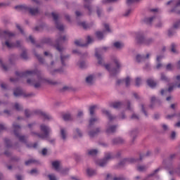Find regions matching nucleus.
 <instances>
[{"label": "nucleus", "mask_w": 180, "mask_h": 180, "mask_svg": "<svg viewBox=\"0 0 180 180\" xmlns=\"http://www.w3.org/2000/svg\"><path fill=\"white\" fill-rule=\"evenodd\" d=\"M119 0H103L102 4H114V2H117Z\"/></svg>", "instance_id": "680f3d73"}, {"label": "nucleus", "mask_w": 180, "mask_h": 180, "mask_svg": "<svg viewBox=\"0 0 180 180\" xmlns=\"http://www.w3.org/2000/svg\"><path fill=\"white\" fill-rule=\"evenodd\" d=\"M175 6L171 10L169 11V13H176L180 15V11L178 10V6H180V0H174Z\"/></svg>", "instance_id": "2eb2a0df"}, {"label": "nucleus", "mask_w": 180, "mask_h": 180, "mask_svg": "<svg viewBox=\"0 0 180 180\" xmlns=\"http://www.w3.org/2000/svg\"><path fill=\"white\" fill-rule=\"evenodd\" d=\"M22 96H23V98H33V97L36 96V94H34V92L24 93Z\"/></svg>", "instance_id": "a18cd8bd"}, {"label": "nucleus", "mask_w": 180, "mask_h": 180, "mask_svg": "<svg viewBox=\"0 0 180 180\" xmlns=\"http://www.w3.org/2000/svg\"><path fill=\"white\" fill-rule=\"evenodd\" d=\"M0 64H1V68H3L4 71H8V66H6V65H5V64H4L2 59H0Z\"/></svg>", "instance_id": "69168bd1"}, {"label": "nucleus", "mask_w": 180, "mask_h": 180, "mask_svg": "<svg viewBox=\"0 0 180 180\" xmlns=\"http://www.w3.org/2000/svg\"><path fill=\"white\" fill-rule=\"evenodd\" d=\"M114 47H115V49H117V50H120V49H123V47H124V44H123V43L122 42H115L113 44Z\"/></svg>", "instance_id": "c9c22d12"}, {"label": "nucleus", "mask_w": 180, "mask_h": 180, "mask_svg": "<svg viewBox=\"0 0 180 180\" xmlns=\"http://www.w3.org/2000/svg\"><path fill=\"white\" fill-rule=\"evenodd\" d=\"M36 113L44 117V119H45V120H51V119H52V117H51V116H50V115H49L41 110L37 111Z\"/></svg>", "instance_id": "5701e85b"}, {"label": "nucleus", "mask_w": 180, "mask_h": 180, "mask_svg": "<svg viewBox=\"0 0 180 180\" xmlns=\"http://www.w3.org/2000/svg\"><path fill=\"white\" fill-rule=\"evenodd\" d=\"M137 134H139V129H134L130 132V136L132 137V141H134L137 137Z\"/></svg>", "instance_id": "cd10ccee"}, {"label": "nucleus", "mask_w": 180, "mask_h": 180, "mask_svg": "<svg viewBox=\"0 0 180 180\" xmlns=\"http://www.w3.org/2000/svg\"><path fill=\"white\" fill-rule=\"evenodd\" d=\"M174 88H179L180 89V75L176 77V80L174 82Z\"/></svg>", "instance_id": "e433bc0d"}, {"label": "nucleus", "mask_w": 180, "mask_h": 180, "mask_svg": "<svg viewBox=\"0 0 180 180\" xmlns=\"http://www.w3.org/2000/svg\"><path fill=\"white\" fill-rule=\"evenodd\" d=\"M63 70L61 69H55L53 70L50 71L51 75H56V72H62Z\"/></svg>", "instance_id": "bf43d9fd"}, {"label": "nucleus", "mask_w": 180, "mask_h": 180, "mask_svg": "<svg viewBox=\"0 0 180 180\" xmlns=\"http://www.w3.org/2000/svg\"><path fill=\"white\" fill-rule=\"evenodd\" d=\"M176 44H172V45H171V51H172V53H176Z\"/></svg>", "instance_id": "e2e57ef3"}, {"label": "nucleus", "mask_w": 180, "mask_h": 180, "mask_svg": "<svg viewBox=\"0 0 180 180\" xmlns=\"http://www.w3.org/2000/svg\"><path fill=\"white\" fill-rule=\"evenodd\" d=\"M20 56L23 60H27V53L26 52V50H24Z\"/></svg>", "instance_id": "0e129e2a"}, {"label": "nucleus", "mask_w": 180, "mask_h": 180, "mask_svg": "<svg viewBox=\"0 0 180 180\" xmlns=\"http://www.w3.org/2000/svg\"><path fill=\"white\" fill-rule=\"evenodd\" d=\"M70 169L68 168H61L60 169V171L58 172H60L62 175H67L69 172Z\"/></svg>", "instance_id": "de8ad7c7"}, {"label": "nucleus", "mask_w": 180, "mask_h": 180, "mask_svg": "<svg viewBox=\"0 0 180 180\" xmlns=\"http://www.w3.org/2000/svg\"><path fill=\"white\" fill-rule=\"evenodd\" d=\"M52 167L54 168L56 171H60L61 169V164L60 161H54L52 162Z\"/></svg>", "instance_id": "a878e982"}, {"label": "nucleus", "mask_w": 180, "mask_h": 180, "mask_svg": "<svg viewBox=\"0 0 180 180\" xmlns=\"http://www.w3.org/2000/svg\"><path fill=\"white\" fill-rule=\"evenodd\" d=\"M101 112L103 115H106L109 120V122H108L106 126L105 133L107 134H113L116 133L117 125H110V122H112V120H115V119H116V117L112 115L110 112H109V110H108L103 109L101 110Z\"/></svg>", "instance_id": "7ed1b4c3"}, {"label": "nucleus", "mask_w": 180, "mask_h": 180, "mask_svg": "<svg viewBox=\"0 0 180 180\" xmlns=\"http://www.w3.org/2000/svg\"><path fill=\"white\" fill-rule=\"evenodd\" d=\"M109 161H110V158H97L95 159L94 162L96 165H98V167H106Z\"/></svg>", "instance_id": "f8f14e48"}, {"label": "nucleus", "mask_w": 180, "mask_h": 180, "mask_svg": "<svg viewBox=\"0 0 180 180\" xmlns=\"http://www.w3.org/2000/svg\"><path fill=\"white\" fill-rule=\"evenodd\" d=\"M135 40L137 44H143L144 46H151L154 43L153 38H145L143 32H137Z\"/></svg>", "instance_id": "39448f33"}, {"label": "nucleus", "mask_w": 180, "mask_h": 180, "mask_svg": "<svg viewBox=\"0 0 180 180\" xmlns=\"http://www.w3.org/2000/svg\"><path fill=\"white\" fill-rule=\"evenodd\" d=\"M24 94H25V92H23L22 89H20V88H16L15 89H14V91H13V95L15 97L23 96Z\"/></svg>", "instance_id": "b1692460"}, {"label": "nucleus", "mask_w": 180, "mask_h": 180, "mask_svg": "<svg viewBox=\"0 0 180 180\" xmlns=\"http://www.w3.org/2000/svg\"><path fill=\"white\" fill-rule=\"evenodd\" d=\"M87 154H89V155H91V157H95V155L98 154V150L91 149L90 150H88Z\"/></svg>", "instance_id": "37998d69"}, {"label": "nucleus", "mask_w": 180, "mask_h": 180, "mask_svg": "<svg viewBox=\"0 0 180 180\" xmlns=\"http://www.w3.org/2000/svg\"><path fill=\"white\" fill-rule=\"evenodd\" d=\"M51 15L57 30H60V32H63V30H64V25L60 24V22L58 21V15L56 14L55 13H52Z\"/></svg>", "instance_id": "9b49d317"}, {"label": "nucleus", "mask_w": 180, "mask_h": 180, "mask_svg": "<svg viewBox=\"0 0 180 180\" xmlns=\"http://www.w3.org/2000/svg\"><path fill=\"white\" fill-rule=\"evenodd\" d=\"M42 44H50L51 43V39L50 38H43L41 40Z\"/></svg>", "instance_id": "09e8293b"}, {"label": "nucleus", "mask_w": 180, "mask_h": 180, "mask_svg": "<svg viewBox=\"0 0 180 180\" xmlns=\"http://www.w3.org/2000/svg\"><path fill=\"white\" fill-rule=\"evenodd\" d=\"M14 107H15V109H16L18 112H20V110H23V107L18 103H15Z\"/></svg>", "instance_id": "5fc2aeb1"}, {"label": "nucleus", "mask_w": 180, "mask_h": 180, "mask_svg": "<svg viewBox=\"0 0 180 180\" xmlns=\"http://www.w3.org/2000/svg\"><path fill=\"white\" fill-rule=\"evenodd\" d=\"M101 131H102V127H96L95 129L89 131V136L90 137H95V136H98V134Z\"/></svg>", "instance_id": "dca6fc26"}, {"label": "nucleus", "mask_w": 180, "mask_h": 180, "mask_svg": "<svg viewBox=\"0 0 180 180\" xmlns=\"http://www.w3.org/2000/svg\"><path fill=\"white\" fill-rule=\"evenodd\" d=\"M68 40V37L67 36H61V34H59L56 36V39L55 40V42L53 44V47L58 51L60 54V63L63 65V67H65L67 64V61L70 60V55H64L63 54V52L64 51V46H61L63 43H65Z\"/></svg>", "instance_id": "f03ea898"}, {"label": "nucleus", "mask_w": 180, "mask_h": 180, "mask_svg": "<svg viewBox=\"0 0 180 180\" xmlns=\"http://www.w3.org/2000/svg\"><path fill=\"white\" fill-rule=\"evenodd\" d=\"M123 106H124V103H123V102H120V101L112 103L110 105V107L113 108L114 109H122V108H123Z\"/></svg>", "instance_id": "4be33fe9"}, {"label": "nucleus", "mask_w": 180, "mask_h": 180, "mask_svg": "<svg viewBox=\"0 0 180 180\" xmlns=\"http://www.w3.org/2000/svg\"><path fill=\"white\" fill-rule=\"evenodd\" d=\"M13 129L14 134L15 137L18 139L19 141L24 143V144H27V136L19 134V131H20V125L16 124V122H14L13 124Z\"/></svg>", "instance_id": "6e6552de"}, {"label": "nucleus", "mask_w": 180, "mask_h": 180, "mask_svg": "<svg viewBox=\"0 0 180 180\" xmlns=\"http://www.w3.org/2000/svg\"><path fill=\"white\" fill-rule=\"evenodd\" d=\"M131 12H132L131 8L126 10L124 13L123 14V16H124V18H127V17L130 16Z\"/></svg>", "instance_id": "6e6d98bb"}, {"label": "nucleus", "mask_w": 180, "mask_h": 180, "mask_svg": "<svg viewBox=\"0 0 180 180\" xmlns=\"http://www.w3.org/2000/svg\"><path fill=\"white\" fill-rule=\"evenodd\" d=\"M174 88H175L174 84L173 86H169L168 89H162L160 91L161 95H164L165 94H167V92H172L174 91Z\"/></svg>", "instance_id": "2f4dec72"}, {"label": "nucleus", "mask_w": 180, "mask_h": 180, "mask_svg": "<svg viewBox=\"0 0 180 180\" xmlns=\"http://www.w3.org/2000/svg\"><path fill=\"white\" fill-rule=\"evenodd\" d=\"M86 83L87 85H94L95 84V75H90L86 77Z\"/></svg>", "instance_id": "aec40b11"}, {"label": "nucleus", "mask_w": 180, "mask_h": 180, "mask_svg": "<svg viewBox=\"0 0 180 180\" xmlns=\"http://www.w3.org/2000/svg\"><path fill=\"white\" fill-rule=\"evenodd\" d=\"M150 53H147L146 56L137 55L136 57V60L137 63H141V61H146V60H148V58H150Z\"/></svg>", "instance_id": "a211bd4d"}, {"label": "nucleus", "mask_w": 180, "mask_h": 180, "mask_svg": "<svg viewBox=\"0 0 180 180\" xmlns=\"http://www.w3.org/2000/svg\"><path fill=\"white\" fill-rule=\"evenodd\" d=\"M61 92H70V91H72V87L68 86H65L62 88L60 90Z\"/></svg>", "instance_id": "8fccbe9b"}, {"label": "nucleus", "mask_w": 180, "mask_h": 180, "mask_svg": "<svg viewBox=\"0 0 180 180\" xmlns=\"http://www.w3.org/2000/svg\"><path fill=\"white\" fill-rule=\"evenodd\" d=\"M40 130L44 134H39L34 131H31V136L39 137V139H47L50 136V132L51 129L50 127L44 124L40 125Z\"/></svg>", "instance_id": "0eeeda50"}, {"label": "nucleus", "mask_w": 180, "mask_h": 180, "mask_svg": "<svg viewBox=\"0 0 180 180\" xmlns=\"http://www.w3.org/2000/svg\"><path fill=\"white\" fill-rule=\"evenodd\" d=\"M160 79L165 82H169L170 79L167 76L165 75L164 72L160 73Z\"/></svg>", "instance_id": "58836bf2"}, {"label": "nucleus", "mask_w": 180, "mask_h": 180, "mask_svg": "<svg viewBox=\"0 0 180 180\" xmlns=\"http://www.w3.org/2000/svg\"><path fill=\"white\" fill-rule=\"evenodd\" d=\"M68 136V134L67 132V129L65 128L60 127V137L63 140V141H65L67 140V137Z\"/></svg>", "instance_id": "6ab92c4d"}, {"label": "nucleus", "mask_w": 180, "mask_h": 180, "mask_svg": "<svg viewBox=\"0 0 180 180\" xmlns=\"http://www.w3.org/2000/svg\"><path fill=\"white\" fill-rule=\"evenodd\" d=\"M4 143L6 144V147L7 148H9L12 147V143H11V140H9L8 139H4Z\"/></svg>", "instance_id": "603ef678"}, {"label": "nucleus", "mask_w": 180, "mask_h": 180, "mask_svg": "<svg viewBox=\"0 0 180 180\" xmlns=\"http://www.w3.org/2000/svg\"><path fill=\"white\" fill-rule=\"evenodd\" d=\"M137 169L139 172H143L147 169V167L146 166H139Z\"/></svg>", "instance_id": "338daca9"}, {"label": "nucleus", "mask_w": 180, "mask_h": 180, "mask_svg": "<svg viewBox=\"0 0 180 180\" xmlns=\"http://www.w3.org/2000/svg\"><path fill=\"white\" fill-rule=\"evenodd\" d=\"M99 117H96V116H91V118L89 120V129H91V126H94V124H95V123H99Z\"/></svg>", "instance_id": "f3484780"}, {"label": "nucleus", "mask_w": 180, "mask_h": 180, "mask_svg": "<svg viewBox=\"0 0 180 180\" xmlns=\"http://www.w3.org/2000/svg\"><path fill=\"white\" fill-rule=\"evenodd\" d=\"M84 7L85 9H87L88 11V15L91 16L92 15V12H94V9L92 8V6L91 4H85L84 5Z\"/></svg>", "instance_id": "c756f323"}, {"label": "nucleus", "mask_w": 180, "mask_h": 180, "mask_svg": "<svg viewBox=\"0 0 180 180\" xmlns=\"http://www.w3.org/2000/svg\"><path fill=\"white\" fill-rule=\"evenodd\" d=\"M96 12L98 16V18H101L103 15V8L100 6H96Z\"/></svg>", "instance_id": "f704fd0d"}, {"label": "nucleus", "mask_w": 180, "mask_h": 180, "mask_svg": "<svg viewBox=\"0 0 180 180\" xmlns=\"http://www.w3.org/2000/svg\"><path fill=\"white\" fill-rule=\"evenodd\" d=\"M141 161H143V159H141V158L124 159L123 160L120 161L118 163V168H123V167H124V165H126V162H129V164H134L136 162H141Z\"/></svg>", "instance_id": "9d476101"}, {"label": "nucleus", "mask_w": 180, "mask_h": 180, "mask_svg": "<svg viewBox=\"0 0 180 180\" xmlns=\"http://www.w3.org/2000/svg\"><path fill=\"white\" fill-rule=\"evenodd\" d=\"M151 105H150V108H154V102H157V103H158L159 106L160 105H161V101L160 99H157V98H155V96H152L151 99Z\"/></svg>", "instance_id": "7c9ffc66"}, {"label": "nucleus", "mask_w": 180, "mask_h": 180, "mask_svg": "<svg viewBox=\"0 0 180 180\" xmlns=\"http://www.w3.org/2000/svg\"><path fill=\"white\" fill-rule=\"evenodd\" d=\"M108 50H109V47H107V46H103V48L100 49H96V51H95V57H96L97 60H98V63L100 65H102V64H103V59L102 58V53L104 52H106L108 51Z\"/></svg>", "instance_id": "1a4fd4ad"}, {"label": "nucleus", "mask_w": 180, "mask_h": 180, "mask_svg": "<svg viewBox=\"0 0 180 180\" xmlns=\"http://www.w3.org/2000/svg\"><path fill=\"white\" fill-rule=\"evenodd\" d=\"M63 119L65 122L72 120V115L70 113H66L63 115Z\"/></svg>", "instance_id": "72a5a7b5"}, {"label": "nucleus", "mask_w": 180, "mask_h": 180, "mask_svg": "<svg viewBox=\"0 0 180 180\" xmlns=\"http://www.w3.org/2000/svg\"><path fill=\"white\" fill-rule=\"evenodd\" d=\"M32 164H39L38 160H36L34 159H30L28 161L25 162V165H32Z\"/></svg>", "instance_id": "ea45409f"}, {"label": "nucleus", "mask_w": 180, "mask_h": 180, "mask_svg": "<svg viewBox=\"0 0 180 180\" xmlns=\"http://www.w3.org/2000/svg\"><path fill=\"white\" fill-rule=\"evenodd\" d=\"M146 82L150 88H155L157 86V83L153 79H148Z\"/></svg>", "instance_id": "473e14b6"}, {"label": "nucleus", "mask_w": 180, "mask_h": 180, "mask_svg": "<svg viewBox=\"0 0 180 180\" xmlns=\"http://www.w3.org/2000/svg\"><path fill=\"white\" fill-rule=\"evenodd\" d=\"M15 75L17 77L13 78L11 77V82H18L20 78H26L27 77H34L37 76V79H27V83L29 85H31L35 88V89H39V88H41L42 84L47 82L49 85H60V82L57 81H54L53 79H46L44 76L41 74L40 70H27L25 72H15Z\"/></svg>", "instance_id": "f257e3e1"}, {"label": "nucleus", "mask_w": 180, "mask_h": 180, "mask_svg": "<svg viewBox=\"0 0 180 180\" xmlns=\"http://www.w3.org/2000/svg\"><path fill=\"white\" fill-rule=\"evenodd\" d=\"M5 45L6 47H8V49H13V47H15V45L12 43H10L9 41H6Z\"/></svg>", "instance_id": "4d7b16f0"}, {"label": "nucleus", "mask_w": 180, "mask_h": 180, "mask_svg": "<svg viewBox=\"0 0 180 180\" xmlns=\"http://www.w3.org/2000/svg\"><path fill=\"white\" fill-rule=\"evenodd\" d=\"M96 108H98L97 105H92L89 107V115L90 116H94L95 115V111L96 110Z\"/></svg>", "instance_id": "4c0bfd02"}, {"label": "nucleus", "mask_w": 180, "mask_h": 180, "mask_svg": "<svg viewBox=\"0 0 180 180\" xmlns=\"http://www.w3.org/2000/svg\"><path fill=\"white\" fill-rule=\"evenodd\" d=\"M15 36V33L11 32L8 30H0V39H6V37H13Z\"/></svg>", "instance_id": "ddd939ff"}, {"label": "nucleus", "mask_w": 180, "mask_h": 180, "mask_svg": "<svg viewBox=\"0 0 180 180\" xmlns=\"http://www.w3.org/2000/svg\"><path fill=\"white\" fill-rule=\"evenodd\" d=\"M176 34V31H175V29H174L173 27L169 29L167 34L169 37H172V36H175Z\"/></svg>", "instance_id": "79ce46f5"}, {"label": "nucleus", "mask_w": 180, "mask_h": 180, "mask_svg": "<svg viewBox=\"0 0 180 180\" xmlns=\"http://www.w3.org/2000/svg\"><path fill=\"white\" fill-rule=\"evenodd\" d=\"M124 82H125L126 86H130V77H127L126 79H124Z\"/></svg>", "instance_id": "052dcab7"}, {"label": "nucleus", "mask_w": 180, "mask_h": 180, "mask_svg": "<svg viewBox=\"0 0 180 180\" xmlns=\"http://www.w3.org/2000/svg\"><path fill=\"white\" fill-rule=\"evenodd\" d=\"M152 154H153V152H151V150H148L146 153L141 152L139 153V158H146L151 157Z\"/></svg>", "instance_id": "bb28decb"}, {"label": "nucleus", "mask_w": 180, "mask_h": 180, "mask_svg": "<svg viewBox=\"0 0 180 180\" xmlns=\"http://www.w3.org/2000/svg\"><path fill=\"white\" fill-rule=\"evenodd\" d=\"M15 9H19L21 12H28L32 16H37V15L40 13L39 7H30L27 5L15 6Z\"/></svg>", "instance_id": "423d86ee"}, {"label": "nucleus", "mask_w": 180, "mask_h": 180, "mask_svg": "<svg viewBox=\"0 0 180 180\" xmlns=\"http://www.w3.org/2000/svg\"><path fill=\"white\" fill-rule=\"evenodd\" d=\"M87 174L89 176H93V175L96 174V171L92 169H86Z\"/></svg>", "instance_id": "49530a36"}, {"label": "nucleus", "mask_w": 180, "mask_h": 180, "mask_svg": "<svg viewBox=\"0 0 180 180\" xmlns=\"http://www.w3.org/2000/svg\"><path fill=\"white\" fill-rule=\"evenodd\" d=\"M163 164L167 167H171L172 165V160L171 159H169L166 160V162H164Z\"/></svg>", "instance_id": "13d9d810"}, {"label": "nucleus", "mask_w": 180, "mask_h": 180, "mask_svg": "<svg viewBox=\"0 0 180 180\" xmlns=\"http://www.w3.org/2000/svg\"><path fill=\"white\" fill-rule=\"evenodd\" d=\"M34 54L35 57H37L39 63H40L41 64H46V60L44 59V58L41 57V56L38 54L37 52H36V51H34Z\"/></svg>", "instance_id": "393cba45"}, {"label": "nucleus", "mask_w": 180, "mask_h": 180, "mask_svg": "<svg viewBox=\"0 0 180 180\" xmlns=\"http://www.w3.org/2000/svg\"><path fill=\"white\" fill-rule=\"evenodd\" d=\"M32 115H33V111H30L29 110H25V115L26 117H32Z\"/></svg>", "instance_id": "864d4df0"}, {"label": "nucleus", "mask_w": 180, "mask_h": 180, "mask_svg": "<svg viewBox=\"0 0 180 180\" xmlns=\"http://www.w3.org/2000/svg\"><path fill=\"white\" fill-rule=\"evenodd\" d=\"M79 25L82 26V27L86 30L88 29H91V27H92V26H94V24L93 23L86 24V22H79Z\"/></svg>", "instance_id": "c85d7f7f"}, {"label": "nucleus", "mask_w": 180, "mask_h": 180, "mask_svg": "<svg viewBox=\"0 0 180 180\" xmlns=\"http://www.w3.org/2000/svg\"><path fill=\"white\" fill-rule=\"evenodd\" d=\"M113 62L117 68H114L112 65L106 64L104 65L105 70L108 71L110 77H116L120 72V62L116 58H114Z\"/></svg>", "instance_id": "20e7f679"}, {"label": "nucleus", "mask_w": 180, "mask_h": 180, "mask_svg": "<svg viewBox=\"0 0 180 180\" xmlns=\"http://www.w3.org/2000/svg\"><path fill=\"white\" fill-rule=\"evenodd\" d=\"M94 40L91 37V36L87 37V43L83 44L81 40H75V44L79 47H86L90 43H91Z\"/></svg>", "instance_id": "4468645a"}, {"label": "nucleus", "mask_w": 180, "mask_h": 180, "mask_svg": "<svg viewBox=\"0 0 180 180\" xmlns=\"http://www.w3.org/2000/svg\"><path fill=\"white\" fill-rule=\"evenodd\" d=\"M103 33H105V31L103 32H102L101 31L96 32V36L98 39V40H103Z\"/></svg>", "instance_id": "c03bdc74"}, {"label": "nucleus", "mask_w": 180, "mask_h": 180, "mask_svg": "<svg viewBox=\"0 0 180 180\" xmlns=\"http://www.w3.org/2000/svg\"><path fill=\"white\" fill-rule=\"evenodd\" d=\"M170 139L171 140H175V139H176V132H175V131H172V134H170Z\"/></svg>", "instance_id": "774afa93"}, {"label": "nucleus", "mask_w": 180, "mask_h": 180, "mask_svg": "<svg viewBox=\"0 0 180 180\" xmlns=\"http://www.w3.org/2000/svg\"><path fill=\"white\" fill-rule=\"evenodd\" d=\"M124 139H123L121 137H117L112 139V144L113 146H117L119 144H124Z\"/></svg>", "instance_id": "412c9836"}, {"label": "nucleus", "mask_w": 180, "mask_h": 180, "mask_svg": "<svg viewBox=\"0 0 180 180\" xmlns=\"http://www.w3.org/2000/svg\"><path fill=\"white\" fill-rule=\"evenodd\" d=\"M154 19H155V16L146 18H145L144 22H145V23H146V25H151L153 23V20H154Z\"/></svg>", "instance_id": "a19ab883"}, {"label": "nucleus", "mask_w": 180, "mask_h": 180, "mask_svg": "<svg viewBox=\"0 0 180 180\" xmlns=\"http://www.w3.org/2000/svg\"><path fill=\"white\" fill-rule=\"evenodd\" d=\"M77 65L79 67V68H86V63H85V61H79L78 62Z\"/></svg>", "instance_id": "3c124183"}]
</instances>
